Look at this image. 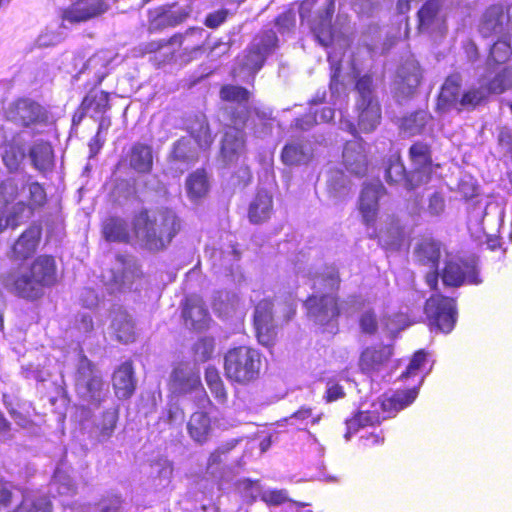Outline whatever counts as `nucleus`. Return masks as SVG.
<instances>
[{
    "label": "nucleus",
    "mask_w": 512,
    "mask_h": 512,
    "mask_svg": "<svg viewBox=\"0 0 512 512\" xmlns=\"http://www.w3.org/2000/svg\"><path fill=\"white\" fill-rule=\"evenodd\" d=\"M222 100L235 104L236 107H227L226 113L230 116L232 126L225 131L222 141L221 155L226 164L238 160L244 151V134L241 128L248 120L250 111L248 100L250 92L240 86L225 85L220 90Z\"/></svg>",
    "instance_id": "obj_1"
},
{
    "label": "nucleus",
    "mask_w": 512,
    "mask_h": 512,
    "mask_svg": "<svg viewBox=\"0 0 512 512\" xmlns=\"http://www.w3.org/2000/svg\"><path fill=\"white\" fill-rule=\"evenodd\" d=\"M180 230V221L169 209L144 211L134 220L138 240L149 250L165 248Z\"/></svg>",
    "instance_id": "obj_2"
},
{
    "label": "nucleus",
    "mask_w": 512,
    "mask_h": 512,
    "mask_svg": "<svg viewBox=\"0 0 512 512\" xmlns=\"http://www.w3.org/2000/svg\"><path fill=\"white\" fill-rule=\"evenodd\" d=\"M57 281L55 260L50 256H39L29 270L10 273L5 279L6 288L25 299H37L43 289Z\"/></svg>",
    "instance_id": "obj_3"
},
{
    "label": "nucleus",
    "mask_w": 512,
    "mask_h": 512,
    "mask_svg": "<svg viewBox=\"0 0 512 512\" xmlns=\"http://www.w3.org/2000/svg\"><path fill=\"white\" fill-rule=\"evenodd\" d=\"M418 395V388L396 391L391 396L384 395L378 401L373 402L372 409H365L361 405L359 412L346 421L347 431L344 435L349 440L360 427L372 426L406 408L414 402Z\"/></svg>",
    "instance_id": "obj_4"
},
{
    "label": "nucleus",
    "mask_w": 512,
    "mask_h": 512,
    "mask_svg": "<svg viewBox=\"0 0 512 512\" xmlns=\"http://www.w3.org/2000/svg\"><path fill=\"white\" fill-rule=\"evenodd\" d=\"M334 10V0H306L300 6L302 21L307 20L314 37L323 46L341 41L331 27Z\"/></svg>",
    "instance_id": "obj_5"
},
{
    "label": "nucleus",
    "mask_w": 512,
    "mask_h": 512,
    "mask_svg": "<svg viewBox=\"0 0 512 512\" xmlns=\"http://www.w3.org/2000/svg\"><path fill=\"white\" fill-rule=\"evenodd\" d=\"M261 366L260 353L247 346L230 349L224 358V370L227 378L240 384L256 380L260 375Z\"/></svg>",
    "instance_id": "obj_6"
},
{
    "label": "nucleus",
    "mask_w": 512,
    "mask_h": 512,
    "mask_svg": "<svg viewBox=\"0 0 512 512\" xmlns=\"http://www.w3.org/2000/svg\"><path fill=\"white\" fill-rule=\"evenodd\" d=\"M295 314L293 304H285L280 312L275 304L268 300H261L255 307L254 326L260 344L270 346L276 338L277 328L289 321Z\"/></svg>",
    "instance_id": "obj_7"
},
{
    "label": "nucleus",
    "mask_w": 512,
    "mask_h": 512,
    "mask_svg": "<svg viewBox=\"0 0 512 512\" xmlns=\"http://www.w3.org/2000/svg\"><path fill=\"white\" fill-rule=\"evenodd\" d=\"M30 200L32 204L43 205L46 194L42 186L26 174L9 177L0 184V210L10 203Z\"/></svg>",
    "instance_id": "obj_8"
},
{
    "label": "nucleus",
    "mask_w": 512,
    "mask_h": 512,
    "mask_svg": "<svg viewBox=\"0 0 512 512\" xmlns=\"http://www.w3.org/2000/svg\"><path fill=\"white\" fill-rule=\"evenodd\" d=\"M169 390L174 395L194 394L197 405L205 408L211 402L203 390L199 370L194 364L180 363L170 374Z\"/></svg>",
    "instance_id": "obj_9"
},
{
    "label": "nucleus",
    "mask_w": 512,
    "mask_h": 512,
    "mask_svg": "<svg viewBox=\"0 0 512 512\" xmlns=\"http://www.w3.org/2000/svg\"><path fill=\"white\" fill-rule=\"evenodd\" d=\"M75 381L76 392L82 400L98 406L105 399L107 389L102 376L85 356L79 358Z\"/></svg>",
    "instance_id": "obj_10"
},
{
    "label": "nucleus",
    "mask_w": 512,
    "mask_h": 512,
    "mask_svg": "<svg viewBox=\"0 0 512 512\" xmlns=\"http://www.w3.org/2000/svg\"><path fill=\"white\" fill-rule=\"evenodd\" d=\"M356 90L359 94L358 127L362 132H371L378 126L381 119L380 106L373 92L372 78L368 75L359 78Z\"/></svg>",
    "instance_id": "obj_11"
},
{
    "label": "nucleus",
    "mask_w": 512,
    "mask_h": 512,
    "mask_svg": "<svg viewBox=\"0 0 512 512\" xmlns=\"http://www.w3.org/2000/svg\"><path fill=\"white\" fill-rule=\"evenodd\" d=\"M512 88V68H505L492 80L481 79L478 87H471L460 99L461 108H474L484 101L489 94H501Z\"/></svg>",
    "instance_id": "obj_12"
},
{
    "label": "nucleus",
    "mask_w": 512,
    "mask_h": 512,
    "mask_svg": "<svg viewBox=\"0 0 512 512\" xmlns=\"http://www.w3.org/2000/svg\"><path fill=\"white\" fill-rule=\"evenodd\" d=\"M277 41L273 30L262 31L253 39L247 53L238 60V65L246 69L249 76H254L263 66L266 57L276 47Z\"/></svg>",
    "instance_id": "obj_13"
},
{
    "label": "nucleus",
    "mask_w": 512,
    "mask_h": 512,
    "mask_svg": "<svg viewBox=\"0 0 512 512\" xmlns=\"http://www.w3.org/2000/svg\"><path fill=\"white\" fill-rule=\"evenodd\" d=\"M425 312L432 326L449 333L456 322L455 301L451 298L436 294L426 302Z\"/></svg>",
    "instance_id": "obj_14"
},
{
    "label": "nucleus",
    "mask_w": 512,
    "mask_h": 512,
    "mask_svg": "<svg viewBox=\"0 0 512 512\" xmlns=\"http://www.w3.org/2000/svg\"><path fill=\"white\" fill-rule=\"evenodd\" d=\"M443 283L447 286L458 287L463 284H479L478 270L474 259L464 260L451 257L446 261L442 273Z\"/></svg>",
    "instance_id": "obj_15"
},
{
    "label": "nucleus",
    "mask_w": 512,
    "mask_h": 512,
    "mask_svg": "<svg viewBox=\"0 0 512 512\" xmlns=\"http://www.w3.org/2000/svg\"><path fill=\"white\" fill-rule=\"evenodd\" d=\"M445 0H427L418 11L419 29L427 33H442L446 29Z\"/></svg>",
    "instance_id": "obj_16"
},
{
    "label": "nucleus",
    "mask_w": 512,
    "mask_h": 512,
    "mask_svg": "<svg viewBox=\"0 0 512 512\" xmlns=\"http://www.w3.org/2000/svg\"><path fill=\"white\" fill-rule=\"evenodd\" d=\"M414 255L419 264L432 269L426 275V283L431 289H434L439 276L437 268L441 256L440 244L432 239H425L415 248Z\"/></svg>",
    "instance_id": "obj_17"
},
{
    "label": "nucleus",
    "mask_w": 512,
    "mask_h": 512,
    "mask_svg": "<svg viewBox=\"0 0 512 512\" xmlns=\"http://www.w3.org/2000/svg\"><path fill=\"white\" fill-rule=\"evenodd\" d=\"M109 8L106 0H75L62 12V20L76 24L96 17Z\"/></svg>",
    "instance_id": "obj_18"
},
{
    "label": "nucleus",
    "mask_w": 512,
    "mask_h": 512,
    "mask_svg": "<svg viewBox=\"0 0 512 512\" xmlns=\"http://www.w3.org/2000/svg\"><path fill=\"white\" fill-rule=\"evenodd\" d=\"M6 116L9 120L24 126L47 120L45 109L29 99H20L12 103L7 109Z\"/></svg>",
    "instance_id": "obj_19"
},
{
    "label": "nucleus",
    "mask_w": 512,
    "mask_h": 512,
    "mask_svg": "<svg viewBox=\"0 0 512 512\" xmlns=\"http://www.w3.org/2000/svg\"><path fill=\"white\" fill-rule=\"evenodd\" d=\"M305 307L308 317L321 325L330 322L339 313L336 299L332 293L309 297L305 302Z\"/></svg>",
    "instance_id": "obj_20"
},
{
    "label": "nucleus",
    "mask_w": 512,
    "mask_h": 512,
    "mask_svg": "<svg viewBox=\"0 0 512 512\" xmlns=\"http://www.w3.org/2000/svg\"><path fill=\"white\" fill-rule=\"evenodd\" d=\"M385 188L380 182L366 184L359 197V211L366 225L375 222L379 201L385 195Z\"/></svg>",
    "instance_id": "obj_21"
},
{
    "label": "nucleus",
    "mask_w": 512,
    "mask_h": 512,
    "mask_svg": "<svg viewBox=\"0 0 512 512\" xmlns=\"http://www.w3.org/2000/svg\"><path fill=\"white\" fill-rule=\"evenodd\" d=\"M391 355L392 349L390 346L367 348L361 354L360 368L363 373L371 378H377L381 372L386 370Z\"/></svg>",
    "instance_id": "obj_22"
},
{
    "label": "nucleus",
    "mask_w": 512,
    "mask_h": 512,
    "mask_svg": "<svg viewBox=\"0 0 512 512\" xmlns=\"http://www.w3.org/2000/svg\"><path fill=\"white\" fill-rule=\"evenodd\" d=\"M343 164L353 175L362 177L366 174L368 161L362 140L354 138L346 143L343 150Z\"/></svg>",
    "instance_id": "obj_23"
},
{
    "label": "nucleus",
    "mask_w": 512,
    "mask_h": 512,
    "mask_svg": "<svg viewBox=\"0 0 512 512\" xmlns=\"http://www.w3.org/2000/svg\"><path fill=\"white\" fill-rule=\"evenodd\" d=\"M197 160V152L190 139L178 140L169 156V169L182 174Z\"/></svg>",
    "instance_id": "obj_24"
},
{
    "label": "nucleus",
    "mask_w": 512,
    "mask_h": 512,
    "mask_svg": "<svg viewBox=\"0 0 512 512\" xmlns=\"http://www.w3.org/2000/svg\"><path fill=\"white\" fill-rule=\"evenodd\" d=\"M185 324L195 330H203L208 327L210 316L199 296L193 295L186 299L182 312Z\"/></svg>",
    "instance_id": "obj_25"
},
{
    "label": "nucleus",
    "mask_w": 512,
    "mask_h": 512,
    "mask_svg": "<svg viewBox=\"0 0 512 512\" xmlns=\"http://www.w3.org/2000/svg\"><path fill=\"white\" fill-rule=\"evenodd\" d=\"M409 157L414 166L413 172L421 184L430 179L431 154L429 146L423 142L414 143L409 149Z\"/></svg>",
    "instance_id": "obj_26"
},
{
    "label": "nucleus",
    "mask_w": 512,
    "mask_h": 512,
    "mask_svg": "<svg viewBox=\"0 0 512 512\" xmlns=\"http://www.w3.org/2000/svg\"><path fill=\"white\" fill-rule=\"evenodd\" d=\"M422 78L419 64L410 59L406 61L397 71L396 84L399 91L408 96L418 87Z\"/></svg>",
    "instance_id": "obj_27"
},
{
    "label": "nucleus",
    "mask_w": 512,
    "mask_h": 512,
    "mask_svg": "<svg viewBox=\"0 0 512 512\" xmlns=\"http://www.w3.org/2000/svg\"><path fill=\"white\" fill-rule=\"evenodd\" d=\"M385 179L388 183H404V186L411 190L421 185L413 171L409 174L406 173L405 167L400 160V157L393 155L387 162L385 169Z\"/></svg>",
    "instance_id": "obj_28"
},
{
    "label": "nucleus",
    "mask_w": 512,
    "mask_h": 512,
    "mask_svg": "<svg viewBox=\"0 0 512 512\" xmlns=\"http://www.w3.org/2000/svg\"><path fill=\"white\" fill-rule=\"evenodd\" d=\"M5 215L0 218V231L11 227L15 228L24 222L32 214V210L39 205L32 204L30 200H20L11 203Z\"/></svg>",
    "instance_id": "obj_29"
},
{
    "label": "nucleus",
    "mask_w": 512,
    "mask_h": 512,
    "mask_svg": "<svg viewBox=\"0 0 512 512\" xmlns=\"http://www.w3.org/2000/svg\"><path fill=\"white\" fill-rule=\"evenodd\" d=\"M187 431L191 439L198 443L204 444L208 441L212 433L211 418L205 411H196L187 423Z\"/></svg>",
    "instance_id": "obj_30"
},
{
    "label": "nucleus",
    "mask_w": 512,
    "mask_h": 512,
    "mask_svg": "<svg viewBox=\"0 0 512 512\" xmlns=\"http://www.w3.org/2000/svg\"><path fill=\"white\" fill-rule=\"evenodd\" d=\"M110 330L119 342L129 343L135 339L133 320L124 310L118 309L112 313Z\"/></svg>",
    "instance_id": "obj_31"
},
{
    "label": "nucleus",
    "mask_w": 512,
    "mask_h": 512,
    "mask_svg": "<svg viewBox=\"0 0 512 512\" xmlns=\"http://www.w3.org/2000/svg\"><path fill=\"white\" fill-rule=\"evenodd\" d=\"M113 386L118 398L126 399L130 397L135 389L133 379L132 365L128 362L123 363L113 375Z\"/></svg>",
    "instance_id": "obj_32"
},
{
    "label": "nucleus",
    "mask_w": 512,
    "mask_h": 512,
    "mask_svg": "<svg viewBox=\"0 0 512 512\" xmlns=\"http://www.w3.org/2000/svg\"><path fill=\"white\" fill-rule=\"evenodd\" d=\"M129 164L139 173L150 172L153 165L152 148L142 143L134 144L130 151Z\"/></svg>",
    "instance_id": "obj_33"
},
{
    "label": "nucleus",
    "mask_w": 512,
    "mask_h": 512,
    "mask_svg": "<svg viewBox=\"0 0 512 512\" xmlns=\"http://www.w3.org/2000/svg\"><path fill=\"white\" fill-rule=\"evenodd\" d=\"M25 158V149L20 136L7 142L3 147L2 161L10 172L18 170Z\"/></svg>",
    "instance_id": "obj_34"
},
{
    "label": "nucleus",
    "mask_w": 512,
    "mask_h": 512,
    "mask_svg": "<svg viewBox=\"0 0 512 512\" xmlns=\"http://www.w3.org/2000/svg\"><path fill=\"white\" fill-rule=\"evenodd\" d=\"M459 91L460 77L458 75L449 76L441 88L438 106L442 109L449 107L461 109Z\"/></svg>",
    "instance_id": "obj_35"
},
{
    "label": "nucleus",
    "mask_w": 512,
    "mask_h": 512,
    "mask_svg": "<svg viewBox=\"0 0 512 512\" xmlns=\"http://www.w3.org/2000/svg\"><path fill=\"white\" fill-rule=\"evenodd\" d=\"M272 211V196L265 190H259L250 204L249 219L253 223L267 220Z\"/></svg>",
    "instance_id": "obj_36"
},
{
    "label": "nucleus",
    "mask_w": 512,
    "mask_h": 512,
    "mask_svg": "<svg viewBox=\"0 0 512 512\" xmlns=\"http://www.w3.org/2000/svg\"><path fill=\"white\" fill-rule=\"evenodd\" d=\"M40 231L37 228H29L16 241L13 246V255L19 259L31 256L38 245Z\"/></svg>",
    "instance_id": "obj_37"
},
{
    "label": "nucleus",
    "mask_w": 512,
    "mask_h": 512,
    "mask_svg": "<svg viewBox=\"0 0 512 512\" xmlns=\"http://www.w3.org/2000/svg\"><path fill=\"white\" fill-rule=\"evenodd\" d=\"M238 442L239 441L237 439L229 440L215 449L208 457L206 470L212 476L218 477L220 483L224 481V475L221 473L218 476L217 468L228 460L227 455L236 447Z\"/></svg>",
    "instance_id": "obj_38"
},
{
    "label": "nucleus",
    "mask_w": 512,
    "mask_h": 512,
    "mask_svg": "<svg viewBox=\"0 0 512 512\" xmlns=\"http://www.w3.org/2000/svg\"><path fill=\"white\" fill-rule=\"evenodd\" d=\"M507 16L504 13V9L501 5H493L489 7L483 15L481 23V32L487 36L491 33H497L502 31V27Z\"/></svg>",
    "instance_id": "obj_39"
},
{
    "label": "nucleus",
    "mask_w": 512,
    "mask_h": 512,
    "mask_svg": "<svg viewBox=\"0 0 512 512\" xmlns=\"http://www.w3.org/2000/svg\"><path fill=\"white\" fill-rule=\"evenodd\" d=\"M430 121V114L425 110H419L405 116L402 119L400 128L405 135L414 136L423 133Z\"/></svg>",
    "instance_id": "obj_40"
},
{
    "label": "nucleus",
    "mask_w": 512,
    "mask_h": 512,
    "mask_svg": "<svg viewBox=\"0 0 512 512\" xmlns=\"http://www.w3.org/2000/svg\"><path fill=\"white\" fill-rule=\"evenodd\" d=\"M113 57V53L110 50H101L87 60L84 70L93 73L97 78V82L100 83L107 75L106 68L111 63Z\"/></svg>",
    "instance_id": "obj_41"
},
{
    "label": "nucleus",
    "mask_w": 512,
    "mask_h": 512,
    "mask_svg": "<svg viewBox=\"0 0 512 512\" xmlns=\"http://www.w3.org/2000/svg\"><path fill=\"white\" fill-rule=\"evenodd\" d=\"M32 164L39 171H45L53 165V150L47 142H36L30 149Z\"/></svg>",
    "instance_id": "obj_42"
},
{
    "label": "nucleus",
    "mask_w": 512,
    "mask_h": 512,
    "mask_svg": "<svg viewBox=\"0 0 512 512\" xmlns=\"http://www.w3.org/2000/svg\"><path fill=\"white\" fill-rule=\"evenodd\" d=\"M281 157L286 165H302L308 163L311 153L308 145L289 143L283 148Z\"/></svg>",
    "instance_id": "obj_43"
},
{
    "label": "nucleus",
    "mask_w": 512,
    "mask_h": 512,
    "mask_svg": "<svg viewBox=\"0 0 512 512\" xmlns=\"http://www.w3.org/2000/svg\"><path fill=\"white\" fill-rule=\"evenodd\" d=\"M186 190L191 200L204 197L209 190L206 173L203 170H197L190 174L186 181Z\"/></svg>",
    "instance_id": "obj_44"
},
{
    "label": "nucleus",
    "mask_w": 512,
    "mask_h": 512,
    "mask_svg": "<svg viewBox=\"0 0 512 512\" xmlns=\"http://www.w3.org/2000/svg\"><path fill=\"white\" fill-rule=\"evenodd\" d=\"M103 235L108 241L125 242L129 239V230L124 220L112 217L104 222Z\"/></svg>",
    "instance_id": "obj_45"
},
{
    "label": "nucleus",
    "mask_w": 512,
    "mask_h": 512,
    "mask_svg": "<svg viewBox=\"0 0 512 512\" xmlns=\"http://www.w3.org/2000/svg\"><path fill=\"white\" fill-rule=\"evenodd\" d=\"M118 415L115 410L105 411L101 419L96 422L94 433L99 442L107 441L116 427Z\"/></svg>",
    "instance_id": "obj_46"
},
{
    "label": "nucleus",
    "mask_w": 512,
    "mask_h": 512,
    "mask_svg": "<svg viewBox=\"0 0 512 512\" xmlns=\"http://www.w3.org/2000/svg\"><path fill=\"white\" fill-rule=\"evenodd\" d=\"M213 267L216 269V272H221L224 270L226 274L233 275L234 268L236 266V262L239 259L238 252L232 248L228 252H213Z\"/></svg>",
    "instance_id": "obj_47"
},
{
    "label": "nucleus",
    "mask_w": 512,
    "mask_h": 512,
    "mask_svg": "<svg viewBox=\"0 0 512 512\" xmlns=\"http://www.w3.org/2000/svg\"><path fill=\"white\" fill-rule=\"evenodd\" d=\"M190 134L201 148H207L212 143V136L204 116L196 118L189 127Z\"/></svg>",
    "instance_id": "obj_48"
},
{
    "label": "nucleus",
    "mask_w": 512,
    "mask_h": 512,
    "mask_svg": "<svg viewBox=\"0 0 512 512\" xmlns=\"http://www.w3.org/2000/svg\"><path fill=\"white\" fill-rule=\"evenodd\" d=\"M379 242L387 249H397L402 241L403 232L398 224H392L389 230L383 231L381 230L378 234L376 231H373Z\"/></svg>",
    "instance_id": "obj_49"
},
{
    "label": "nucleus",
    "mask_w": 512,
    "mask_h": 512,
    "mask_svg": "<svg viewBox=\"0 0 512 512\" xmlns=\"http://www.w3.org/2000/svg\"><path fill=\"white\" fill-rule=\"evenodd\" d=\"M349 183V180L342 172H333L327 181L328 191L334 198H341L348 193Z\"/></svg>",
    "instance_id": "obj_50"
},
{
    "label": "nucleus",
    "mask_w": 512,
    "mask_h": 512,
    "mask_svg": "<svg viewBox=\"0 0 512 512\" xmlns=\"http://www.w3.org/2000/svg\"><path fill=\"white\" fill-rule=\"evenodd\" d=\"M237 305V299L234 295H230L227 292H220L213 300V310L219 316L227 317L235 309Z\"/></svg>",
    "instance_id": "obj_51"
},
{
    "label": "nucleus",
    "mask_w": 512,
    "mask_h": 512,
    "mask_svg": "<svg viewBox=\"0 0 512 512\" xmlns=\"http://www.w3.org/2000/svg\"><path fill=\"white\" fill-rule=\"evenodd\" d=\"M108 100V94L104 91H99L87 96L83 101V105L88 108L93 107L95 114H103L108 108Z\"/></svg>",
    "instance_id": "obj_52"
},
{
    "label": "nucleus",
    "mask_w": 512,
    "mask_h": 512,
    "mask_svg": "<svg viewBox=\"0 0 512 512\" xmlns=\"http://www.w3.org/2000/svg\"><path fill=\"white\" fill-rule=\"evenodd\" d=\"M512 54L510 43L507 40H499L493 44L490 51V60L495 63H504Z\"/></svg>",
    "instance_id": "obj_53"
},
{
    "label": "nucleus",
    "mask_w": 512,
    "mask_h": 512,
    "mask_svg": "<svg viewBox=\"0 0 512 512\" xmlns=\"http://www.w3.org/2000/svg\"><path fill=\"white\" fill-rule=\"evenodd\" d=\"M314 113V117L309 116L306 120L298 119L296 126L301 129H308L313 123L329 122L334 117V110L330 107H323L320 113H318V110H315Z\"/></svg>",
    "instance_id": "obj_54"
},
{
    "label": "nucleus",
    "mask_w": 512,
    "mask_h": 512,
    "mask_svg": "<svg viewBox=\"0 0 512 512\" xmlns=\"http://www.w3.org/2000/svg\"><path fill=\"white\" fill-rule=\"evenodd\" d=\"M52 486L56 487L59 494H72L75 491L72 479L60 469L54 473Z\"/></svg>",
    "instance_id": "obj_55"
},
{
    "label": "nucleus",
    "mask_w": 512,
    "mask_h": 512,
    "mask_svg": "<svg viewBox=\"0 0 512 512\" xmlns=\"http://www.w3.org/2000/svg\"><path fill=\"white\" fill-rule=\"evenodd\" d=\"M174 26L166 7H160L150 14V29L157 30L166 27Z\"/></svg>",
    "instance_id": "obj_56"
},
{
    "label": "nucleus",
    "mask_w": 512,
    "mask_h": 512,
    "mask_svg": "<svg viewBox=\"0 0 512 512\" xmlns=\"http://www.w3.org/2000/svg\"><path fill=\"white\" fill-rule=\"evenodd\" d=\"M236 485L237 489L243 494L244 497L251 498L252 500L260 497L262 489L258 481H252L245 478L238 480Z\"/></svg>",
    "instance_id": "obj_57"
},
{
    "label": "nucleus",
    "mask_w": 512,
    "mask_h": 512,
    "mask_svg": "<svg viewBox=\"0 0 512 512\" xmlns=\"http://www.w3.org/2000/svg\"><path fill=\"white\" fill-rule=\"evenodd\" d=\"M328 61L331 65L330 89L333 90L339 80L342 70L340 53H338L335 48H333V50L328 53Z\"/></svg>",
    "instance_id": "obj_58"
},
{
    "label": "nucleus",
    "mask_w": 512,
    "mask_h": 512,
    "mask_svg": "<svg viewBox=\"0 0 512 512\" xmlns=\"http://www.w3.org/2000/svg\"><path fill=\"white\" fill-rule=\"evenodd\" d=\"M166 10L174 26L182 23L190 15L192 11L189 5L178 6L176 4L166 7Z\"/></svg>",
    "instance_id": "obj_59"
},
{
    "label": "nucleus",
    "mask_w": 512,
    "mask_h": 512,
    "mask_svg": "<svg viewBox=\"0 0 512 512\" xmlns=\"http://www.w3.org/2000/svg\"><path fill=\"white\" fill-rule=\"evenodd\" d=\"M260 498L269 505H280L288 501L285 490H262Z\"/></svg>",
    "instance_id": "obj_60"
},
{
    "label": "nucleus",
    "mask_w": 512,
    "mask_h": 512,
    "mask_svg": "<svg viewBox=\"0 0 512 512\" xmlns=\"http://www.w3.org/2000/svg\"><path fill=\"white\" fill-rule=\"evenodd\" d=\"M426 361V354L423 350L417 351L413 358L411 359L407 369L405 372L402 373L403 378H408L410 376H414L418 374V372L421 370L422 366L424 365Z\"/></svg>",
    "instance_id": "obj_61"
},
{
    "label": "nucleus",
    "mask_w": 512,
    "mask_h": 512,
    "mask_svg": "<svg viewBox=\"0 0 512 512\" xmlns=\"http://www.w3.org/2000/svg\"><path fill=\"white\" fill-rule=\"evenodd\" d=\"M311 418V423L316 424L321 419V414L316 416L313 415L312 409L308 407H301L298 411H296L293 415L288 418V421L291 425L296 424V421H305Z\"/></svg>",
    "instance_id": "obj_62"
},
{
    "label": "nucleus",
    "mask_w": 512,
    "mask_h": 512,
    "mask_svg": "<svg viewBox=\"0 0 512 512\" xmlns=\"http://www.w3.org/2000/svg\"><path fill=\"white\" fill-rule=\"evenodd\" d=\"M110 125H111L110 119L108 117L102 116L99 121L98 131H97L93 141L90 143L91 150L94 149V145H97V149H99L103 145V143L105 141L103 133L107 132Z\"/></svg>",
    "instance_id": "obj_63"
},
{
    "label": "nucleus",
    "mask_w": 512,
    "mask_h": 512,
    "mask_svg": "<svg viewBox=\"0 0 512 512\" xmlns=\"http://www.w3.org/2000/svg\"><path fill=\"white\" fill-rule=\"evenodd\" d=\"M295 25V15L294 13L288 11L284 12L276 19V26L278 27V31L280 33H284L289 31Z\"/></svg>",
    "instance_id": "obj_64"
}]
</instances>
